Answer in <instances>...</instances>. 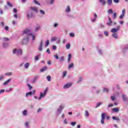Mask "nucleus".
I'll list each match as a JSON object with an SVG mask.
<instances>
[{"instance_id":"f257e3e1","label":"nucleus","mask_w":128,"mask_h":128,"mask_svg":"<svg viewBox=\"0 0 128 128\" xmlns=\"http://www.w3.org/2000/svg\"><path fill=\"white\" fill-rule=\"evenodd\" d=\"M13 54H16L17 56H22V50L21 49H14L13 50Z\"/></svg>"},{"instance_id":"f03ea898","label":"nucleus","mask_w":128,"mask_h":128,"mask_svg":"<svg viewBox=\"0 0 128 128\" xmlns=\"http://www.w3.org/2000/svg\"><path fill=\"white\" fill-rule=\"evenodd\" d=\"M48 88H46L44 90V93H42L40 92V96L39 97V98H38V100H40L42 98H44V96H46V92H48Z\"/></svg>"},{"instance_id":"7ed1b4c3","label":"nucleus","mask_w":128,"mask_h":128,"mask_svg":"<svg viewBox=\"0 0 128 128\" xmlns=\"http://www.w3.org/2000/svg\"><path fill=\"white\" fill-rule=\"evenodd\" d=\"M120 25H118L116 27V28H113L111 30V32H114V34H116L118 30H120Z\"/></svg>"},{"instance_id":"20e7f679","label":"nucleus","mask_w":128,"mask_h":128,"mask_svg":"<svg viewBox=\"0 0 128 128\" xmlns=\"http://www.w3.org/2000/svg\"><path fill=\"white\" fill-rule=\"evenodd\" d=\"M101 124H104V120L106 118V113H102L101 115Z\"/></svg>"},{"instance_id":"39448f33","label":"nucleus","mask_w":128,"mask_h":128,"mask_svg":"<svg viewBox=\"0 0 128 128\" xmlns=\"http://www.w3.org/2000/svg\"><path fill=\"white\" fill-rule=\"evenodd\" d=\"M72 86V84L68 83L64 86V88H70Z\"/></svg>"},{"instance_id":"423d86ee","label":"nucleus","mask_w":128,"mask_h":128,"mask_svg":"<svg viewBox=\"0 0 128 128\" xmlns=\"http://www.w3.org/2000/svg\"><path fill=\"white\" fill-rule=\"evenodd\" d=\"M30 32V30L25 29L23 32V34H28Z\"/></svg>"},{"instance_id":"0eeeda50","label":"nucleus","mask_w":128,"mask_h":128,"mask_svg":"<svg viewBox=\"0 0 128 128\" xmlns=\"http://www.w3.org/2000/svg\"><path fill=\"white\" fill-rule=\"evenodd\" d=\"M29 40H30V38H25L23 39V42H24L26 44L28 43Z\"/></svg>"},{"instance_id":"6e6552de","label":"nucleus","mask_w":128,"mask_h":128,"mask_svg":"<svg viewBox=\"0 0 128 128\" xmlns=\"http://www.w3.org/2000/svg\"><path fill=\"white\" fill-rule=\"evenodd\" d=\"M108 20H109V21L107 23V24L109 26H112V18H110V17H108Z\"/></svg>"},{"instance_id":"1a4fd4ad","label":"nucleus","mask_w":128,"mask_h":128,"mask_svg":"<svg viewBox=\"0 0 128 128\" xmlns=\"http://www.w3.org/2000/svg\"><path fill=\"white\" fill-rule=\"evenodd\" d=\"M42 44H43L42 40H41L40 44L38 48L39 50H42Z\"/></svg>"},{"instance_id":"9d476101","label":"nucleus","mask_w":128,"mask_h":128,"mask_svg":"<svg viewBox=\"0 0 128 128\" xmlns=\"http://www.w3.org/2000/svg\"><path fill=\"white\" fill-rule=\"evenodd\" d=\"M48 70V67L46 66H44L43 68H42L41 70H40V72H46Z\"/></svg>"},{"instance_id":"9b49d317","label":"nucleus","mask_w":128,"mask_h":128,"mask_svg":"<svg viewBox=\"0 0 128 128\" xmlns=\"http://www.w3.org/2000/svg\"><path fill=\"white\" fill-rule=\"evenodd\" d=\"M12 80V79L10 78L8 80H7L4 83V86H6V84H8V82H10Z\"/></svg>"},{"instance_id":"f8f14e48","label":"nucleus","mask_w":128,"mask_h":128,"mask_svg":"<svg viewBox=\"0 0 128 128\" xmlns=\"http://www.w3.org/2000/svg\"><path fill=\"white\" fill-rule=\"evenodd\" d=\"M122 98L124 102H128V98L126 97V95L122 94Z\"/></svg>"},{"instance_id":"ddd939ff","label":"nucleus","mask_w":128,"mask_h":128,"mask_svg":"<svg viewBox=\"0 0 128 128\" xmlns=\"http://www.w3.org/2000/svg\"><path fill=\"white\" fill-rule=\"evenodd\" d=\"M30 8L32 10H34V12H37L38 8H36V7H31Z\"/></svg>"},{"instance_id":"4468645a","label":"nucleus","mask_w":128,"mask_h":128,"mask_svg":"<svg viewBox=\"0 0 128 128\" xmlns=\"http://www.w3.org/2000/svg\"><path fill=\"white\" fill-rule=\"evenodd\" d=\"M62 110H64V106H60L59 108L58 109V112H62Z\"/></svg>"},{"instance_id":"2eb2a0df","label":"nucleus","mask_w":128,"mask_h":128,"mask_svg":"<svg viewBox=\"0 0 128 128\" xmlns=\"http://www.w3.org/2000/svg\"><path fill=\"white\" fill-rule=\"evenodd\" d=\"M113 112H118V109L114 108L112 110Z\"/></svg>"},{"instance_id":"dca6fc26","label":"nucleus","mask_w":128,"mask_h":128,"mask_svg":"<svg viewBox=\"0 0 128 128\" xmlns=\"http://www.w3.org/2000/svg\"><path fill=\"white\" fill-rule=\"evenodd\" d=\"M30 66V63L28 62H26L25 64H24V68H28V67Z\"/></svg>"},{"instance_id":"f3484780","label":"nucleus","mask_w":128,"mask_h":128,"mask_svg":"<svg viewBox=\"0 0 128 128\" xmlns=\"http://www.w3.org/2000/svg\"><path fill=\"white\" fill-rule=\"evenodd\" d=\"M32 92H30L26 94V96L28 97V96H32Z\"/></svg>"},{"instance_id":"a211bd4d","label":"nucleus","mask_w":128,"mask_h":128,"mask_svg":"<svg viewBox=\"0 0 128 128\" xmlns=\"http://www.w3.org/2000/svg\"><path fill=\"white\" fill-rule=\"evenodd\" d=\"M112 37L114 38H118V34H116V33H114L112 34Z\"/></svg>"},{"instance_id":"6ab92c4d","label":"nucleus","mask_w":128,"mask_h":128,"mask_svg":"<svg viewBox=\"0 0 128 128\" xmlns=\"http://www.w3.org/2000/svg\"><path fill=\"white\" fill-rule=\"evenodd\" d=\"M33 16L32 14H27V18H28V20H30V18H32Z\"/></svg>"},{"instance_id":"aec40b11","label":"nucleus","mask_w":128,"mask_h":128,"mask_svg":"<svg viewBox=\"0 0 128 128\" xmlns=\"http://www.w3.org/2000/svg\"><path fill=\"white\" fill-rule=\"evenodd\" d=\"M66 48L67 50H70V43H68L66 45Z\"/></svg>"},{"instance_id":"412c9836","label":"nucleus","mask_w":128,"mask_h":128,"mask_svg":"<svg viewBox=\"0 0 128 128\" xmlns=\"http://www.w3.org/2000/svg\"><path fill=\"white\" fill-rule=\"evenodd\" d=\"M66 12H70V6H67V8L66 9Z\"/></svg>"},{"instance_id":"4be33fe9","label":"nucleus","mask_w":128,"mask_h":128,"mask_svg":"<svg viewBox=\"0 0 128 128\" xmlns=\"http://www.w3.org/2000/svg\"><path fill=\"white\" fill-rule=\"evenodd\" d=\"M112 118V120H118V122H120V118H118V117L113 116Z\"/></svg>"},{"instance_id":"5701e85b","label":"nucleus","mask_w":128,"mask_h":128,"mask_svg":"<svg viewBox=\"0 0 128 128\" xmlns=\"http://www.w3.org/2000/svg\"><path fill=\"white\" fill-rule=\"evenodd\" d=\"M46 78H47L48 82H50L52 77L48 75L46 76Z\"/></svg>"},{"instance_id":"b1692460","label":"nucleus","mask_w":128,"mask_h":128,"mask_svg":"<svg viewBox=\"0 0 128 128\" xmlns=\"http://www.w3.org/2000/svg\"><path fill=\"white\" fill-rule=\"evenodd\" d=\"M99 2H102L103 5L106 4V1L104 0H99Z\"/></svg>"},{"instance_id":"393cba45","label":"nucleus","mask_w":128,"mask_h":128,"mask_svg":"<svg viewBox=\"0 0 128 128\" xmlns=\"http://www.w3.org/2000/svg\"><path fill=\"white\" fill-rule=\"evenodd\" d=\"M74 63H71L69 66H68V68H74Z\"/></svg>"},{"instance_id":"a878e982","label":"nucleus","mask_w":128,"mask_h":128,"mask_svg":"<svg viewBox=\"0 0 128 128\" xmlns=\"http://www.w3.org/2000/svg\"><path fill=\"white\" fill-rule=\"evenodd\" d=\"M108 4L110 6L112 4V0H108Z\"/></svg>"},{"instance_id":"bb28decb","label":"nucleus","mask_w":128,"mask_h":128,"mask_svg":"<svg viewBox=\"0 0 128 128\" xmlns=\"http://www.w3.org/2000/svg\"><path fill=\"white\" fill-rule=\"evenodd\" d=\"M56 37H53L52 39H51V42H56Z\"/></svg>"},{"instance_id":"cd10ccee","label":"nucleus","mask_w":128,"mask_h":128,"mask_svg":"<svg viewBox=\"0 0 128 128\" xmlns=\"http://www.w3.org/2000/svg\"><path fill=\"white\" fill-rule=\"evenodd\" d=\"M102 102H100L98 103L97 104V105L96 106V108H98V106H100V104H102Z\"/></svg>"},{"instance_id":"c85d7f7f","label":"nucleus","mask_w":128,"mask_h":128,"mask_svg":"<svg viewBox=\"0 0 128 128\" xmlns=\"http://www.w3.org/2000/svg\"><path fill=\"white\" fill-rule=\"evenodd\" d=\"M38 76H36L34 78V80H33V82H35L36 80H38Z\"/></svg>"},{"instance_id":"c756f323","label":"nucleus","mask_w":128,"mask_h":128,"mask_svg":"<svg viewBox=\"0 0 128 128\" xmlns=\"http://www.w3.org/2000/svg\"><path fill=\"white\" fill-rule=\"evenodd\" d=\"M7 4L9 6H10L11 8H12V4H10V2H7Z\"/></svg>"},{"instance_id":"7c9ffc66","label":"nucleus","mask_w":128,"mask_h":128,"mask_svg":"<svg viewBox=\"0 0 128 128\" xmlns=\"http://www.w3.org/2000/svg\"><path fill=\"white\" fill-rule=\"evenodd\" d=\"M104 92H108V89L106 88H104L103 90Z\"/></svg>"},{"instance_id":"2f4dec72","label":"nucleus","mask_w":128,"mask_h":128,"mask_svg":"<svg viewBox=\"0 0 128 128\" xmlns=\"http://www.w3.org/2000/svg\"><path fill=\"white\" fill-rule=\"evenodd\" d=\"M30 34L32 36V40H36V36H34V35H32V34Z\"/></svg>"},{"instance_id":"473e14b6","label":"nucleus","mask_w":128,"mask_h":128,"mask_svg":"<svg viewBox=\"0 0 128 128\" xmlns=\"http://www.w3.org/2000/svg\"><path fill=\"white\" fill-rule=\"evenodd\" d=\"M124 14H122L120 17L119 18H120V20H122V18H124Z\"/></svg>"},{"instance_id":"72a5a7b5","label":"nucleus","mask_w":128,"mask_h":128,"mask_svg":"<svg viewBox=\"0 0 128 128\" xmlns=\"http://www.w3.org/2000/svg\"><path fill=\"white\" fill-rule=\"evenodd\" d=\"M27 112H28L26 111V110H24L23 111V116H26Z\"/></svg>"},{"instance_id":"f704fd0d","label":"nucleus","mask_w":128,"mask_h":128,"mask_svg":"<svg viewBox=\"0 0 128 128\" xmlns=\"http://www.w3.org/2000/svg\"><path fill=\"white\" fill-rule=\"evenodd\" d=\"M68 72H66V71H64L63 72V76L62 78H64V76H66V74Z\"/></svg>"},{"instance_id":"c9c22d12","label":"nucleus","mask_w":128,"mask_h":128,"mask_svg":"<svg viewBox=\"0 0 128 128\" xmlns=\"http://www.w3.org/2000/svg\"><path fill=\"white\" fill-rule=\"evenodd\" d=\"M48 44H50V42L48 40L46 42L45 46H48Z\"/></svg>"},{"instance_id":"e433bc0d","label":"nucleus","mask_w":128,"mask_h":128,"mask_svg":"<svg viewBox=\"0 0 128 128\" xmlns=\"http://www.w3.org/2000/svg\"><path fill=\"white\" fill-rule=\"evenodd\" d=\"M85 116H90V114H88V111H86Z\"/></svg>"},{"instance_id":"4c0bfd02","label":"nucleus","mask_w":128,"mask_h":128,"mask_svg":"<svg viewBox=\"0 0 128 128\" xmlns=\"http://www.w3.org/2000/svg\"><path fill=\"white\" fill-rule=\"evenodd\" d=\"M64 57L62 56L60 58V62H64Z\"/></svg>"},{"instance_id":"58836bf2","label":"nucleus","mask_w":128,"mask_h":128,"mask_svg":"<svg viewBox=\"0 0 128 128\" xmlns=\"http://www.w3.org/2000/svg\"><path fill=\"white\" fill-rule=\"evenodd\" d=\"M104 34L106 36H108V32H104Z\"/></svg>"},{"instance_id":"ea45409f","label":"nucleus","mask_w":128,"mask_h":128,"mask_svg":"<svg viewBox=\"0 0 128 128\" xmlns=\"http://www.w3.org/2000/svg\"><path fill=\"white\" fill-rule=\"evenodd\" d=\"M70 36L72 38H74V34L72 33V32H71V33H70Z\"/></svg>"},{"instance_id":"a19ab883","label":"nucleus","mask_w":128,"mask_h":128,"mask_svg":"<svg viewBox=\"0 0 128 128\" xmlns=\"http://www.w3.org/2000/svg\"><path fill=\"white\" fill-rule=\"evenodd\" d=\"M125 14H126V9H123L122 10V14H124V16Z\"/></svg>"},{"instance_id":"79ce46f5","label":"nucleus","mask_w":128,"mask_h":128,"mask_svg":"<svg viewBox=\"0 0 128 128\" xmlns=\"http://www.w3.org/2000/svg\"><path fill=\"white\" fill-rule=\"evenodd\" d=\"M28 86L30 90H31L32 88V87L30 84H28Z\"/></svg>"},{"instance_id":"37998d69","label":"nucleus","mask_w":128,"mask_h":128,"mask_svg":"<svg viewBox=\"0 0 128 128\" xmlns=\"http://www.w3.org/2000/svg\"><path fill=\"white\" fill-rule=\"evenodd\" d=\"M71 124L74 126H76V122H71Z\"/></svg>"},{"instance_id":"c03bdc74","label":"nucleus","mask_w":128,"mask_h":128,"mask_svg":"<svg viewBox=\"0 0 128 128\" xmlns=\"http://www.w3.org/2000/svg\"><path fill=\"white\" fill-rule=\"evenodd\" d=\"M113 18L114 19L116 18V12L114 13V14L113 15Z\"/></svg>"},{"instance_id":"a18cd8bd","label":"nucleus","mask_w":128,"mask_h":128,"mask_svg":"<svg viewBox=\"0 0 128 128\" xmlns=\"http://www.w3.org/2000/svg\"><path fill=\"white\" fill-rule=\"evenodd\" d=\"M38 56H35V58H34L35 60H38Z\"/></svg>"},{"instance_id":"49530a36","label":"nucleus","mask_w":128,"mask_h":128,"mask_svg":"<svg viewBox=\"0 0 128 128\" xmlns=\"http://www.w3.org/2000/svg\"><path fill=\"white\" fill-rule=\"evenodd\" d=\"M8 46V44L4 43L3 44V46L4 48H6V46Z\"/></svg>"},{"instance_id":"de8ad7c7","label":"nucleus","mask_w":128,"mask_h":128,"mask_svg":"<svg viewBox=\"0 0 128 128\" xmlns=\"http://www.w3.org/2000/svg\"><path fill=\"white\" fill-rule=\"evenodd\" d=\"M111 100H116V97L114 96H112Z\"/></svg>"},{"instance_id":"09e8293b","label":"nucleus","mask_w":128,"mask_h":128,"mask_svg":"<svg viewBox=\"0 0 128 128\" xmlns=\"http://www.w3.org/2000/svg\"><path fill=\"white\" fill-rule=\"evenodd\" d=\"M34 2L36 4H38V6H40V4L38 1L34 0Z\"/></svg>"},{"instance_id":"8fccbe9b","label":"nucleus","mask_w":128,"mask_h":128,"mask_svg":"<svg viewBox=\"0 0 128 128\" xmlns=\"http://www.w3.org/2000/svg\"><path fill=\"white\" fill-rule=\"evenodd\" d=\"M108 12L109 14H112V10L110 9V10H108Z\"/></svg>"},{"instance_id":"3c124183","label":"nucleus","mask_w":128,"mask_h":128,"mask_svg":"<svg viewBox=\"0 0 128 128\" xmlns=\"http://www.w3.org/2000/svg\"><path fill=\"white\" fill-rule=\"evenodd\" d=\"M40 30V26H38L36 28V32H38Z\"/></svg>"},{"instance_id":"603ef678","label":"nucleus","mask_w":128,"mask_h":128,"mask_svg":"<svg viewBox=\"0 0 128 128\" xmlns=\"http://www.w3.org/2000/svg\"><path fill=\"white\" fill-rule=\"evenodd\" d=\"M114 2L116 4H118V3L120 2V0H114Z\"/></svg>"},{"instance_id":"864d4df0","label":"nucleus","mask_w":128,"mask_h":128,"mask_svg":"<svg viewBox=\"0 0 128 128\" xmlns=\"http://www.w3.org/2000/svg\"><path fill=\"white\" fill-rule=\"evenodd\" d=\"M54 56L56 60H58V54L54 55Z\"/></svg>"},{"instance_id":"5fc2aeb1","label":"nucleus","mask_w":128,"mask_h":128,"mask_svg":"<svg viewBox=\"0 0 128 128\" xmlns=\"http://www.w3.org/2000/svg\"><path fill=\"white\" fill-rule=\"evenodd\" d=\"M112 106H114V104H110L108 106V108H112Z\"/></svg>"},{"instance_id":"6e6d98bb","label":"nucleus","mask_w":128,"mask_h":128,"mask_svg":"<svg viewBox=\"0 0 128 128\" xmlns=\"http://www.w3.org/2000/svg\"><path fill=\"white\" fill-rule=\"evenodd\" d=\"M6 76H12V72L6 73Z\"/></svg>"},{"instance_id":"4d7b16f0","label":"nucleus","mask_w":128,"mask_h":128,"mask_svg":"<svg viewBox=\"0 0 128 128\" xmlns=\"http://www.w3.org/2000/svg\"><path fill=\"white\" fill-rule=\"evenodd\" d=\"M40 14H44V11L42 10H40Z\"/></svg>"},{"instance_id":"13d9d810","label":"nucleus","mask_w":128,"mask_h":128,"mask_svg":"<svg viewBox=\"0 0 128 128\" xmlns=\"http://www.w3.org/2000/svg\"><path fill=\"white\" fill-rule=\"evenodd\" d=\"M13 10L14 12H15V14H16V12H18V10H16V8H14Z\"/></svg>"},{"instance_id":"bf43d9fd","label":"nucleus","mask_w":128,"mask_h":128,"mask_svg":"<svg viewBox=\"0 0 128 128\" xmlns=\"http://www.w3.org/2000/svg\"><path fill=\"white\" fill-rule=\"evenodd\" d=\"M4 40L6 42H8V40H9L8 38H4Z\"/></svg>"},{"instance_id":"052dcab7","label":"nucleus","mask_w":128,"mask_h":128,"mask_svg":"<svg viewBox=\"0 0 128 128\" xmlns=\"http://www.w3.org/2000/svg\"><path fill=\"white\" fill-rule=\"evenodd\" d=\"M28 124H30V123L28 122H26V126L28 128Z\"/></svg>"},{"instance_id":"680f3d73","label":"nucleus","mask_w":128,"mask_h":128,"mask_svg":"<svg viewBox=\"0 0 128 128\" xmlns=\"http://www.w3.org/2000/svg\"><path fill=\"white\" fill-rule=\"evenodd\" d=\"M2 92H4V90H0V94H2Z\"/></svg>"},{"instance_id":"e2e57ef3","label":"nucleus","mask_w":128,"mask_h":128,"mask_svg":"<svg viewBox=\"0 0 128 128\" xmlns=\"http://www.w3.org/2000/svg\"><path fill=\"white\" fill-rule=\"evenodd\" d=\"M46 52H48V54H50V48L47 49Z\"/></svg>"},{"instance_id":"0e129e2a","label":"nucleus","mask_w":128,"mask_h":128,"mask_svg":"<svg viewBox=\"0 0 128 128\" xmlns=\"http://www.w3.org/2000/svg\"><path fill=\"white\" fill-rule=\"evenodd\" d=\"M4 30H8V26H5Z\"/></svg>"},{"instance_id":"69168bd1","label":"nucleus","mask_w":128,"mask_h":128,"mask_svg":"<svg viewBox=\"0 0 128 128\" xmlns=\"http://www.w3.org/2000/svg\"><path fill=\"white\" fill-rule=\"evenodd\" d=\"M64 124H68V121H66V119H65V120H64Z\"/></svg>"},{"instance_id":"338daca9","label":"nucleus","mask_w":128,"mask_h":128,"mask_svg":"<svg viewBox=\"0 0 128 128\" xmlns=\"http://www.w3.org/2000/svg\"><path fill=\"white\" fill-rule=\"evenodd\" d=\"M52 48H53V50H56V46H52Z\"/></svg>"},{"instance_id":"774afa93","label":"nucleus","mask_w":128,"mask_h":128,"mask_svg":"<svg viewBox=\"0 0 128 128\" xmlns=\"http://www.w3.org/2000/svg\"><path fill=\"white\" fill-rule=\"evenodd\" d=\"M42 112V108H38V112Z\"/></svg>"}]
</instances>
